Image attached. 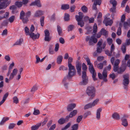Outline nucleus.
I'll use <instances>...</instances> for the list:
<instances>
[{
	"instance_id": "obj_1",
	"label": "nucleus",
	"mask_w": 130,
	"mask_h": 130,
	"mask_svg": "<svg viewBox=\"0 0 130 130\" xmlns=\"http://www.w3.org/2000/svg\"><path fill=\"white\" fill-rule=\"evenodd\" d=\"M119 61H116L113 68V70L115 72H117L118 74H122L125 71L127 66L125 64H123L119 67Z\"/></svg>"
},
{
	"instance_id": "obj_2",
	"label": "nucleus",
	"mask_w": 130,
	"mask_h": 130,
	"mask_svg": "<svg viewBox=\"0 0 130 130\" xmlns=\"http://www.w3.org/2000/svg\"><path fill=\"white\" fill-rule=\"evenodd\" d=\"M31 12L28 11L26 13L23 10L21 11L20 13V18L22 20L24 24H26L29 21L28 18L31 15Z\"/></svg>"
},
{
	"instance_id": "obj_3",
	"label": "nucleus",
	"mask_w": 130,
	"mask_h": 130,
	"mask_svg": "<svg viewBox=\"0 0 130 130\" xmlns=\"http://www.w3.org/2000/svg\"><path fill=\"white\" fill-rule=\"evenodd\" d=\"M77 112V110H73V111L71 112L69 115L67 116L66 118V119L62 118L59 119L58 121V123L60 124H64L66 120H67L68 121L69 119L75 116Z\"/></svg>"
},
{
	"instance_id": "obj_4",
	"label": "nucleus",
	"mask_w": 130,
	"mask_h": 130,
	"mask_svg": "<svg viewBox=\"0 0 130 130\" xmlns=\"http://www.w3.org/2000/svg\"><path fill=\"white\" fill-rule=\"evenodd\" d=\"M86 93L90 97L89 100L92 99L95 96V90L94 87L92 86L88 87L86 90Z\"/></svg>"
},
{
	"instance_id": "obj_5",
	"label": "nucleus",
	"mask_w": 130,
	"mask_h": 130,
	"mask_svg": "<svg viewBox=\"0 0 130 130\" xmlns=\"http://www.w3.org/2000/svg\"><path fill=\"white\" fill-rule=\"evenodd\" d=\"M123 78L122 84L123 87L125 89L127 90L129 83V75L127 74L124 75L123 76Z\"/></svg>"
},
{
	"instance_id": "obj_6",
	"label": "nucleus",
	"mask_w": 130,
	"mask_h": 130,
	"mask_svg": "<svg viewBox=\"0 0 130 130\" xmlns=\"http://www.w3.org/2000/svg\"><path fill=\"white\" fill-rule=\"evenodd\" d=\"M86 41L87 42L89 41V45L90 46L93 45L94 43H96L98 41V39L95 38L94 35L90 37V36H87L86 37Z\"/></svg>"
},
{
	"instance_id": "obj_7",
	"label": "nucleus",
	"mask_w": 130,
	"mask_h": 130,
	"mask_svg": "<svg viewBox=\"0 0 130 130\" xmlns=\"http://www.w3.org/2000/svg\"><path fill=\"white\" fill-rule=\"evenodd\" d=\"M88 65H89V68L90 73L92 74V76L93 79L94 81L97 80V79L95 77L96 75V74L93 65L91 63V62L89 64H88Z\"/></svg>"
},
{
	"instance_id": "obj_8",
	"label": "nucleus",
	"mask_w": 130,
	"mask_h": 130,
	"mask_svg": "<svg viewBox=\"0 0 130 130\" xmlns=\"http://www.w3.org/2000/svg\"><path fill=\"white\" fill-rule=\"evenodd\" d=\"M99 101L98 99H96L92 103H90L86 104L84 106V109H87L94 106L97 104Z\"/></svg>"
},
{
	"instance_id": "obj_9",
	"label": "nucleus",
	"mask_w": 130,
	"mask_h": 130,
	"mask_svg": "<svg viewBox=\"0 0 130 130\" xmlns=\"http://www.w3.org/2000/svg\"><path fill=\"white\" fill-rule=\"evenodd\" d=\"M94 66H96L97 68L100 69H103L104 65L106 66L107 65V61L106 60L104 61L102 63H100L98 64L97 61H95L94 62Z\"/></svg>"
},
{
	"instance_id": "obj_10",
	"label": "nucleus",
	"mask_w": 130,
	"mask_h": 130,
	"mask_svg": "<svg viewBox=\"0 0 130 130\" xmlns=\"http://www.w3.org/2000/svg\"><path fill=\"white\" fill-rule=\"evenodd\" d=\"M45 38L44 40L45 41H49L51 40V37L50 36V33L49 30L47 29L44 31Z\"/></svg>"
},
{
	"instance_id": "obj_11",
	"label": "nucleus",
	"mask_w": 130,
	"mask_h": 130,
	"mask_svg": "<svg viewBox=\"0 0 130 130\" xmlns=\"http://www.w3.org/2000/svg\"><path fill=\"white\" fill-rule=\"evenodd\" d=\"M76 67L78 74L80 75L81 74L82 63L79 61L77 60L76 63Z\"/></svg>"
},
{
	"instance_id": "obj_12",
	"label": "nucleus",
	"mask_w": 130,
	"mask_h": 130,
	"mask_svg": "<svg viewBox=\"0 0 130 130\" xmlns=\"http://www.w3.org/2000/svg\"><path fill=\"white\" fill-rule=\"evenodd\" d=\"M92 2L94 1V2L92 6V9L93 10H96L97 8L96 5H100L101 4V0H92Z\"/></svg>"
},
{
	"instance_id": "obj_13",
	"label": "nucleus",
	"mask_w": 130,
	"mask_h": 130,
	"mask_svg": "<svg viewBox=\"0 0 130 130\" xmlns=\"http://www.w3.org/2000/svg\"><path fill=\"white\" fill-rule=\"evenodd\" d=\"M125 116L124 115L121 118V119L122 121V124L125 127H127L128 125L127 120L125 118Z\"/></svg>"
},
{
	"instance_id": "obj_14",
	"label": "nucleus",
	"mask_w": 130,
	"mask_h": 130,
	"mask_svg": "<svg viewBox=\"0 0 130 130\" xmlns=\"http://www.w3.org/2000/svg\"><path fill=\"white\" fill-rule=\"evenodd\" d=\"M18 72V70L17 68H15L13 69L12 72L11 74L9 80H11L12 79L14 76L16 75Z\"/></svg>"
},
{
	"instance_id": "obj_15",
	"label": "nucleus",
	"mask_w": 130,
	"mask_h": 130,
	"mask_svg": "<svg viewBox=\"0 0 130 130\" xmlns=\"http://www.w3.org/2000/svg\"><path fill=\"white\" fill-rule=\"evenodd\" d=\"M78 14L79 15H76L75 16V18L77 21H81L84 17L83 13L81 12H79Z\"/></svg>"
},
{
	"instance_id": "obj_16",
	"label": "nucleus",
	"mask_w": 130,
	"mask_h": 130,
	"mask_svg": "<svg viewBox=\"0 0 130 130\" xmlns=\"http://www.w3.org/2000/svg\"><path fill=\"white\" fill-rule=\"evenodd\" d=\"M76 106L75 103L71 104H69L67 108V110L68 111H70L74 108Z\"/></svg>"
},
{
	"instance_id": "obj_17",
	"label": "nucleus",
	"mask_w": 130,
	"mask_h": 130,
	"mask_svg": "<svg viewBox=\"0 0 130 130\" xmlns=\"http://www.w3.org/2000/svg\"><path fill=\"white\" fill-rule=\"evenodd\" d=\"M40 34L38 33L37 34H35L33 32L30 33L29 35L30 37L33 40L38 39L40 36Z\"/></svg>"
},
{
	"instance_id": "obj_18",
	"label": "nucleus",
	"mask_w": 130,
	"mask_h": 130,
	"mask_svg": "<svg viewBox=\"0 0 130 130\" xmlns=\"http://www.w3.org/2000/svg\"><path fill=\"white\" fill-rule=\"evenodd\" d=\"M102 110L101 108H99L97 109L96 113V118L98 120H99L101 117V112Z\"/></svg>"
},
{
	"instance_id": "obj_19",
	"label": "nucleus",
	"mask_w": 130,
	"mask_h": 130,
	"mask_svg": "<svg viewBox=\"0 0 130 130\" xmlns=\"http://www.w3.org/2000/svg\"><path fill=\"white\" fill-rule=\"evenodd\" d=\"M68 76L70 78L75 75L76 74V70L69 71Z\"/></svg>"
},
{
	"instance_id": "obj_20",
	"label": "nucleus",
	"mask_w": 130,
	"mask_h": 130,
	"mask_svg": "<svg viewBox=\"0 0 130 130\" xmlns=\"http://www.w3.org/2000/svg\"><path fill=\"white\" fill-rule=\"evenodd\" d=\"M30 6L36 5L37 6L40 7L41 6V4L40 3V0L35 1L34 2L31 3L30 5Z\"/></svg>"
},
{
	"instance_id": "obj_21",
	"label": "nucleus",
	"mask_w": 130,
	"mask_h": 130,
	"mask_svg": "<svg viewBox=\"0 0 130 130\" xmlns=\"http://www.w3.org/2000/svg\"><path fill=\"white\" fill-rule=\"evenodd\" d=\"M43 14V11L41 10H38L36 12L34 15V17H38Z\"/></svg>"
},
{
	"instance_id": "obj_22",
	"label": "nucleus",
	"mask_w": 130,
	"mask_h": 130,
	"mask_svg": "<svg viewBox=\"0 0 130 130\" xmlns=\"http://www.w3.org/2000/svg\"><path fill=\"white\" fill-rule=\"evenodd\" d=\"M88 81V78L83 79L82 81L80 82L79 84L81 85H85L87 84Z\"/></svg>"
},
{
	"instance_id": "obj_23",
	"label": "nucleus",
	"mask_w": 130,
	"mask_h": 130,
	"mask_svg": "<svg viewBox=\"0 0 130 130\" xmlns=\"http://www.w3.org/2000/svg\"><path fill=\"white\" fill-rule=\"evenodd\" d=\"M63 59V57L61 55H59L57 58V63L58 64H61Z\"/></svg>"
},
{
	"instance_id": "obj_24",
	"label": "nucleus",
	"mask_w": 130,
	"mask_h": 130,
	"mask_svg": "<svg viewBox=\"0 0 130 130\" xmlns=\"http://www.w3.org/2000/svg\"><path fill=\"white\" fill-rule=\"evenodd\" d=\"M9 9L12 10V13L13 14H14L16 13V10L17 9V7L15 5H12L10 6Z\"/></svg>"
},
{
	"instance_id": "obj_25",
	"label": "nucleus",
	"mask_w": 130,
	"mask_h": 130,
	"mask_svg": "<svg viewBox=\"0 0 130 130\" xmlns=\"http://www.w3.org/2000/svg\"><path fill=\"white\" fill-rule=\"evenodd\" d=\"M112 118L117 120H118L120 119V116L119 114L117 112H115L112 115Z\"/></svg>"
},
{
	"instance_id": "obj_26",
	"label": "nucleus",
	"mask_w": 130,
	"mask_h": 130,
	"mask_svg": "<svg viewBox=\"0 0 130 130\" xmlns=\"http://www.w3.org/2000/svg\"><path fill=\"white\" fill-rule=\"evenodd\" d=\"M7 6V5L6 4L5 2H1L0 3V9H5Z\"/></svg>"
},
{
	"instance_id": "obj_27",
	"label": "nucleus",
	"mask_w": 130,
	"mask_h": 130,
	"mask_svg": "<svg viewBox=\"0 0 130 130\" xmlns=\"http://www.w3.org/2000/svg\"><path fill=\"white\" fill-rule=\"evenodd\" d=\"M118 61L119 60V63H120V60L119 59H116L115 61V58H114L113 57H112L110 59V61L111 63V64L113 65V68H114V67L115 65V64L116 63V61Z\"/></svg>"
},
{
	"instance_id": "obj_28",
	"label": "nucleus",
	"mask_w": 130,
	"mask_h": 130,
	"mask_svg": "<svg viewBox=\"0 0 130 130\" xmlns=\"http://www.w3.org/2000/svg\"><path fill=\"white\" fill-rule=\"evenodd\" d=\"M23 41V39L22 38H20L13 45V46H14L15 45H20L22 43Z\"/></svg>"
},
{
	"instance_id": "obj_29",
	"label": "nucleus",
	"mask_w": 130,
	"mask_h": 130,
	"mask_svg": "<svg viewBox=\"0 0 130 130\" xmlns=\"http://www.w3.org/2000/svg\"><path fill=\"white\" fill-rule=\"evenodd\" d=\"M14 4L15 6H17L18 8H20L23 5L22 2L21 1H17L15 2Z\"/></svg>"
},
{
	"instance_id": "obj_30",
	"label": "nucleus",
	"mask_w": 130,
	"mask_h": 130,
	"mask_svg": "<svg viewBox=\"0 0 130 130\" xmlns=\"http://www.w3.org/2000/svg\"><path fill=\"white\" fill-rule=\"evenodd\" d=\"M8 22L7 20H5L1 23L0 28H2L3 26H7Z\"/></svg>"
},
{
	"instance_id": "obj_31",
	"label": "nucleus",
	"mask_w": 130,
	"mask_h": 130,
	"mask_svg": "<svg viewBox=\"0 0 130 130\" xmlns=\"http://www.w3.org/2000/svg\"><path fill=\"white\" fill-rule=\"evenodd\" d=\"M100 31L101 33H102V35L103 34L105 36L107 35L108 34V31L105 30L104 28H102Z\"/></svg>"
},
{
	"instance_id": "obj_32",
	"label": "nucleus",
	"mask_w": 130,
	"mask_h": 130,
	"mask_svg": "<svg viewBox=\"0 0 130 130\" xmlns=\"http://www.w3.org/2000/svg\"><path fill=\"white\" fill-rule=\"evenodd\" d=\"M126 44H124L121 47V49L123 53L124 54L126 52Z\"/></svg>"
},
{
	"instance_id": "obj_33",
	"label": "nucleus",
	"mask_w": 130,
	"mask_h": 130,
	"mask_svg": "<svg viewBox=\"0 0 130 130\" xmlns=\"http://www.w3.org/2000/svg\"><path fill=\"white\" fill-rule=\"evenodd\" d=\"M68 66L69 68V71L76 70L74 66H73L70 63L69 64H68Z\"/></svg>"
},
{
	"instance_id": "obj_34",
	"label": "nucleus",
	"mask_w": 130,
	"mask_h": 130,
	"mask_svg": "<svg viewBox=\"0 0 130 130\" xmlns=\"http://www.w3.org/2000/svg\"><path fill=\"white\" fill-rule=\"evenodd\" d=\"M41 123H40L37 125H35V126H32L31 127V130H37L39 127L41 125Z\"/></svg>"
},
{
	"instance_id": "obj_35",
	"label": "nucleus",
	"mask_w": 130,
	"mask_h": 130,
	"mask_svg": "<svg viewBox=\"0 0 130 130\" xmlns=\"http://www.w3.org/2000/svg\"><path fill=\"white\" fill-rule=\"evenodd\" d=\"M69 5L68 4L62 5L61 6V9H62L66 10L69 9Z\"/></svg>"
},
{
	"instance_id": "obj_36",
	"label": "nucleus",
	"mask_w": 130,
	"mask_h": 130,
	"mask_svg": "<svg viewBox=\"0 0 130 130\" xmlns=\"http://www.w3.org/2000/svg\"><path fill=\"white\" fill-rule=\"evenodd\" d=\"M70 15L66 13L64 14V20L65 21H68L70 20Z\"/></svg>"
},
{
	"instance_id": "obj_37",
	"label": "nucleus",
	"mask_w": 130,
	"mask_h": 130,
	"mask_svg": "<svg viewBox=\"0 0 130 130\" xmlns=\"http://www.w3.org/2000/svg\"><path fill=\"white\" fill-rule=\"evenodd\" d=\"M9 120V118L8 117L4 118L0 122V125H3L6 121L8 120Z\"/></svg>"
},
{
	"instance_id": "obj_38",
	"label": "nucleus",
	"mask_w": 130,
	"mask_h": 130,
	"mask_svg": "<svg viewBox=\"0 0 130 130\" xmlns=\"http://www.w3.org/2000/svg\"><path fill=\"white\" fill-rule=\"evenodd\" d=\"M44 17L43 16H41L40 18V23L41 26L43 27L44 25Z\"/></svg>"
},
{
	"instance_id": "obj_39",
	"label": "nucleus",
	"mask_w": 130,
	"mask_h": 130,
	"mask_svg": "<svg viewBox=\"0 0 130 130\" xmlns=\"http://www.w3.org/2000/svg\"><path fill=\"white\" fill-rule=\"evenodd\" d=\"M83 57L86 60L87 62V64H89L90 63V59L86 55H85Z\"/></svg>"
},
{
	"instance_id": "obj_40",
	"label": "nucleus",
	"mask_w": 130,
	"mask_h": 130,
	"mask_svg": "<svg viewBox=\"0 0 130 130\" xmlns=\"http://www.w3.org/2000/svg\"><path fill=\"white\" fill-rule=\"evenodd\" d=\"M25 31L26 35H29L30 34L29 29L27 27H25Z\"/></svg>"
},
{
	"instance_id": "obj_41",
	"label": "nucleus",
	"mask_w": 130,
	"mask_h": 130,
	"mask_svg": "<svg viewBox=\"0 0 130 130\" xmlns=\"http://www.w3.org/2000/svg\"><path fill=\"white\" fill-rule=\"evenodd\" d=\"M81 9L82 11L84 13H86L88 11V8L85 5H84L82 7Z\"/></svg>"
},
{
	"instance_id": "obj_42",
	"label": "nucleus",
	"mask_w": 130,
	"mask_h": 130,
	"mask_svg": "<svg viewBox=\"0 0 130 130\" xmlns=\"http://www.w3.org/2000/svg\"><path fill=\"white\" fill-rule=\"evenodd\" d=\"M57 30L59 35H60L62 32V29L61 27L59 25L57 26Z\"/></svg>"
},
{
	"instance_id": "obj_43",
	"label": "nucleus",
	"mask_w": 130,
	"mask_h": 130,
	"mask_svg": "<svg viewBox=\"0 0 130 130\" xmlns=\"http://www.w3.org/2000/svg\"><path fill=\"white\" fill-rule=\"evenodd\" d=\"M91 114V112L90 111H87L85 113L84 115V118L85 119L87 117L89 116Z\"/></svg>"
},
{
	"instance_id": "obj_44",
	"label": "nucleus",
	"mask_w": 130,
	"mask_h": 130,
	"mask_svg": "<svg viewBox=\"0 0 130 130\" xmlns=\"http://www.w3.org/2000/svg\"><path fill=\"white\" fill-rule=\"evenodd\" d=\"M70 78L68 77V76L67 75V76L65 77L64 78L63 80V83H66L68 81H69Z\"/></svg>"
},
{
	"instance_id": "obj_45",
	"label": "nucleus",
	"mask_w": 130,
	"mask_h": 130,
	"mask_svg": "<svg viewBox=\"0 0 130 130\" xmlns=\"http://www.w3.org/2000/svg\"><path fill=\"white\" fill-rule=\"evenodd\" d=\"M71 125V123L70 122L68 123L62 129V130H66Z\"/></svg>"
},
{
	"instance_id": "obj_46",
	"label": "nucleus",
	"mask_w": 130,
	"mask_h": 130,
	"mask_svg": "<svg viewBox=\"0 0 130 130\" xmlns=\"http://www.w3.org/2000/svg\"><path fill=\"white\" fill-rule=\"evenodd\" d=\"M82 78V79H84L85 78H88V76H87L86 71H83Z\"/></svg>"
},
{
	"instance_id": "obj_47",
	"label": "nucleus",
	"mask_w": 130,
	"mask_h": 130,
	"mask_svg": "<svg viewBox=\"0 0 130 130\" xmlns=\"http://www.w3.org/2000/svg\"><path fill=\"white\" fill-rule=\"evenodd\" d=\"M110 2L112 5L113 7H116L117 5V2L115 0H110Z\"/></svg>"
},
{
	"instance_id": "obj_48",
	"label": "nucleus",
	"mask_w": 130,
	"mask_h": 130,
	"mask_svg": "<svg viewBox=\"0 0 130 130\" xmlns=\"http://www.w3.org/2000/svg\"><path fill=\"white\" fill-rule=\"evenodd\" d=\"M86 29L87 30V31L85 33L86 35L89 34L92 30V28L91 27H87L86 28Z\"/></svg>"
},
{
	"instance_id": "obj_49",
	"label": "nucleus",
	"mask_w": 130,
	"mask_h": 130,
	"mask_svg": "<svg viewBox=\"0 0 130 130\" xmlns=\"http://www.w3.org/2000/svg\"><path fill=\"white\" fill-rule=\"evenodd\" d=\"M78 124H74L72 127V129L71 130H77L78 129Z\"/></svg>"
},
{
	"instance_id": "obj_50",
	"label": "nucleus",
	"mask_w": 130,
	"mask_h": 130,
	"mask_svg": "<svg viewBox=\"0 0 130 130\" xmlns=\"http://www.w3.org/2000/svg\"><path fill=\"white\" fill-rule=\"evenodd\" d=\"M96 51L99 53H101L102 51V48L101 47L97 46L96 48Z\"/></svg>"
},
{
	"instance_id": "obj_51",
	"label": "nucleus",
	"mask_w": 130,
	"mask_h": 130,
	"mask_svg": "<svg viewBox=\"0 0 130 130\" xmlns=\"http://www.w3.org/2000/svg\"><path fill=\"white\" fill-rule=\"evenodd\" d=\"M68 70L67 67H65L63 66H60L59 68V70H62L63 71L67 70Z\"/></svg>"
},
{
	"instance_id": "obj_52",
	"label": "nucleus",
	"mask_w": 130,
	"mask_h": 130,
	"mask_svg": "<svg viewBox=\"0 0 130 130\" xmlns=\"http://www.w3.org/2000/svg\"><path fill=\"white\" fill-rule=\"evenodd\" d=\"M83 117V116L82 115L78 116L76 119V122L78 123H79L82 120Z\"/></svg>"
},
{
	"instance_id": "obj_53",
	"label": "nucleus",
	"mask_w": 130,
	"mask_h": 130,
	"mask_svg": "<svg viewBox=\"0 0 130 130\" xmlns=\"http://www.w3.org/2000/svg\"><path fill=\"white\" fill-rule=\"evenodd\" d=\"M14 18L15 16L12 15L8 19L10 23H12L13 22Z\"/></svg>"
},
{
	"instance_id": "obj_54",
	"label": "nucleus",
	"mask_w": 130,
	"mask_h": 130,
	"mask_svg": "<svg viewBox=\"0 0 130 130\" xmlns=\"http://www.w3.org/2000/svg\"><path fill=\"white\" fill-rule=\"evenodd\" d=\"M97 31V27L96 24H95L94 25L93 28V32L94 33H95Z\"/></svg>"
},
{
	"instance_id": "obj_55",
	"label": "nucleus",
	"mask_w": 130,
	"mask_h": 130,
	"mask_svg": "<svg viewBox=\"0 0 130 130\" xmlns=\"http://www.w3.org/2000/svg\"><path fill=\"white\" fill-rule=\"evenodd\" d=\"M102 75L104 77H107V72L105 69H104L102 72Z\"/></svg>"
},
{
	"instance_id": "obj_56",
	"label": "nucleus",
	"mask_w": 130,
	"mask_h": 130,
	"mask_svg": "<svg viewBox=\"0 0 130 130\" xmlns=\"http://www.w3.org/2000/svg\"><path fill=\"white\" fill-rule=\"evenodd\" d=\"M74 26L73 25H69L68 28V31H72L74 28Z\"/></svg>"
},
{
	"instance_id": "obj_57",
	"label": "nucleus",
	"mask_w": 130,
	"mask_h": 130,
	"mask_svg": "<svg viewBox=\"0 0 130 130\" xmlns=\"http://www.w3.org/2000/svg\"><path fill=\"white\" fill-rule=\"evenodd\" d=\"M123 26L125 29L127 28L129 26H130L127 22H124L123 23Z\"/></svg>"
},
{
	"instance_id": "obj_58",
	"label": "nucleus",
	"mask_w": 130,
	"mask_h": 130,
	"mask_svg": "<svg viewBox=\"0 0 130 130\" xmlns=\"http://www.w3.org/2000/svg\"><path fill=\"white\" fill-rule=\"evenodd\" d=\"M78 22V25H79L81 27H82L84 25V23L82 21H77Z\"/></svg>"
},
{
	"instance_id": "obj_59",
	"label": "nucleus",
	"mask_w": 130,
	"mask_h": 130,
	"mask_svg": "<svg viewBox=\"0 0 130 130\" xmlns=\"http://www.w3.org/2000/svg\"><path fill=\"white\" fill-rule=\"evenodd\" d=\"M82 66V69L83 70V71H86L87 70V67L85 63H83Z\"/></svg>"
},
{
	"instance_id": "obj_60",
	"label": "nucleus",
	"mask_w": 130,
	"mask_h": 130,
	"mask_svg": "<svg viewBox=\"0 0 130 130\" xmlns=\"http://www.w3.org/2000/svg\"><path fill=\"white\" fill-rule=\"evenodd\" d=\"M37 87L36 85L33 86L32 88L31 91V92H34L36 91L37 90Z\"/></svg>"
},
{
	"instance_id": "obj_61",
	"label": "nucleus",
	"mask_w": 130,
	"mask_h": 130,
	"mask_svg": "<svg viewBox=\"0 0 130 130\" xmlns=\"http://www.w3.org/2000/svg\"><path fill=\"white\" fill-rule=\"evenodd\" d=\"M13 102L14 103L17 104L19 103V100L17 96H15L13 97Z\"/></svg>"
},
{
	"instance_id": "obj_62",
	"label": "nucleus",
	"mask_w": 130,
	"mask_h": 130,
	"mask_svg": "<svg viewBox=\"0 0 130 130\" xmlns=\"http://www.w3.org/2000/svg\"><path fill=\"white\" fill-rule=\"evenodd\" d=\"M121 27H119L117 31V35L119 36L121 35Z\"/></svg>"
},
{
	"instance_id": "obj_63",
	"label": "nucleus",
	"mask_w": 130,
	"mask_h": 130,
	"mask_svg": "<svg viewBox=\"0 0 130 130\" xmlns=\"http://www.w3.org/2000/svg\"><path fill=\"white\" fill-rule=\"evenodd\" d=\"M113 23V21L112 20H110V21L107 22L106 23L105 25L106 26H108V25L111 26Z\"/></svg>"
},
{
	"instance_id": "obj_64",
	"label": "nucleus",
	"mask_w": 130,
	"mask_h": 130,
	"mask_svg": "<svg viewBox=\"0 0 130 130\" xmlns=\"http://www.w3.org/2000/svg\"><path fill=\"white\" fill-rule=\"evenodd\" d=\"M15 124L14 123H10L9 126L8 128L9 129H13L15 127Z\"/></svg>"
}]
</instances>
